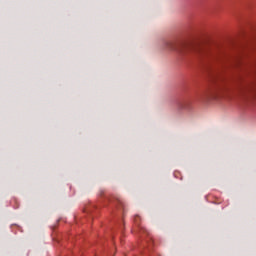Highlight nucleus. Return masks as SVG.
<instances>
[{
    "label": "nucleus",
    "mask_w": 256,
    "mask_h": 256,
    "mask_svg": "<svg viewBox=\"0 0 256 256\" xmlns=\"http://www.w3.org/2000/svg\"><path fill=\"white\" fill-rule=\"evenodd\" d=\"M255 87L256 83L255 81L251 80H242L237 87L236 93L239 95V97H253L255 95Z\"/></svg>",
    "instance_id": "1"
},
{
    "label": "nucleus",
    "mask_w": 256,
    "mask_h": 256,
    "mask_svg": "<svg viewBox=\"0 0 256 256\" xmlns=\"http://www.w3.org/2000/svg\"><path fill=\"white\" fill-rule=\"evenodd\" d=\"M166 47L170 51H177L178 53H180V55H186V53H189V49H191V45L185 42H167Z\"/></svg>",
    "instance_id": "2"
},
{
    "label": "nucleus",
    "mask_w": 256,
    "mask_h": 256,
    "mask_svg": "<svg viewBox=\"0 0 256 256\" xmlns=\"http://www.w3.org/2000/svg\"><path fill=\"white\" fill-rule=\"evenodd\" d=\"M227 86H225V81L218 82L215 87V93H219V91H225Z\"/></svg>",
    "instance_id": "3"
},
{
    "label": "nucleus",
    "mask_w": 256,
    "mask_h": 256,
    "mask_svg": "<svg viewBox=\"0 0 256 256\" xmlns=\"http://www.w3.org/2000/svg\"><path fill=\"white\" fill-rule=\"evenodd\" d=\"M137 219H139V217H136V218H135V221H137Z\"/></svg>",
    "instance_id": "4"
}]
</instances>
